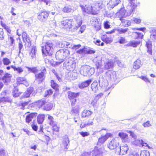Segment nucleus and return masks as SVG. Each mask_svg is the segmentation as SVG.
<instances>
[{"mask_svg": "<svg viewBox=\"0 0 156 156\" xmlns=\"http://www.w3.org/2000/svg\"><path fill=\"white\" fill-rule=\"evenodd\" d=\"M63 143L64 146L67 149L68 147V145L69 144V140L68 138H66L63 141Z\"/></svg>", "mask_w": 156, "mask_h": 156, "instance_id": "42", "label": "nucleus"}, {"mask_svg": "<svg viewBox=\"0 0 156 156\" xmlns=\"http://www.w3.org/2000/svg\"><path fill=\"white\" fill-rule=\"evenodd\" d=\"M49 14L46 11L39 12L38 13L37 18L41 21H44L47 19Z\"/></svg>", "mask_w": 156, "mask_h": 156, "instance_id": "11", "label": "nucleus"}, {"mask_svg": "<svg viewBox=\"0 0 156 156\" xmlns=\"http://www.w3.org/2000/svg\"><path fill=\"white\" fill-rule=\"evenodd\" d=\"M11 67L13 68L15 71H16L19 73H20L23 71V70L21 67H16L13 66H11Z\"/></svg>", "mask_w": 156, "mask_h": 156, "instance_id": "46", "label": "nucleus"}, {"mask_svg": "<svg viewBox=\"0 0 156 156\" xmlns=\"http://www.w3.org/2000/svg\"><path fill=\"white\" fill-rule=\"evenodd\" d=\"M26 68L28 69V71L34 73L38 72V70L36 67L30 68L29 67H26Z\"/></svg>", "mask_w": 156, "mask_h": 156, "instance_id": "41", "label": "nucleus"}, {"mask_svg": "<svg viewBox=\"0 0 156 156\" xmlns=\"http://www.w3.org/2000/svg\"><path fill=\"white\" fill-rule=\"evenodd\" d=\"M62 11L65 13H68L71 12L72 10L71 6L66 5L62 9Z\"/></svg>", "mask_w": 156, "mask_h": 156, "instance_id": "34", "label": "nucleus"}, {"mask_svg": "<svg viewBox=\"0 0 156 156\" xmlns=\"http://www.w3.org/2000/svg\"><path fill=\"white\" fill-rule=\"evenodd\" d=\"M140 78H141L142 80H144L146 82H149L150 83V81L149 80V79L147 78L146 77L144 76H142L140 77Z\"/></svg>", "mask_w": 156, "mask_h": 156, "instance_id": "64", "label": "nucleus"}, {"mask_svg": "<svg viewBox=\"0 0 156 156\" xmlns=\"http://www.w3.org/2000/svg\"><path fill=\"white\" fill-rule=\"evenodd\" d=\"M120 2V0H110L107 4L108 7L110 9H112L119 4Z\"/></svg>", "mask_w": 156, "mask_h": 156, "instance_id": "15", "label": "nucleus"}, {"mask_svg": "<svg viewBox=\"0 0 156 156\" xmlns=\"http://www.w3.org/2000/svg\"><path fill=\"white\" fill-rule=\"evenodd\" d=\"M46 73L45 68H44L41 73L35 75V80L40 83L44 80L45 77V74Z\"/></svg>", "mask_w": 156, "mask_h": 156, "instance_id": "6", "label": "nucleus"}, {"mask_svg": "<svg viewBox=\"0 0 156 156\" xmlns=\"http://www.w3.org/2000/svg\"><path fill=\"white\" fill-rule=\"evenodd\" d=\"M23 48V45L22 44V43L21 41H19V44H18V48H19V53H21V50Z\"/></svg>", "mask_w": 156, "mask_h": 156, "instance_id": "61", "label": "nucleus"}, {"mask_svg": "<svg viewBox=\"0 0 156 156\" xmlns=\"http://www.w3.org/2000/svg\"><path fill=\"white\" fill-rule=\"evenodd\" d=\"M93 6L94 13V14L96 15L98 13L101 9L104 7V5L101 2H98L93 5Z\"/></svg>", "mask_w": 156, "mask_h": 156, "instance_id": "9", "label": "nucleus"}, {"mask_svg": "<svg viewBox=\"0 0 156 156\" xmlns=\"http://www.w3.org/2000/svg\"><path fill=\"white\" fill-rule=\"evenodd\" d=\"M37 50L35 46H33L32 47L31 51L30 53V55L32 58H34L35 57V54L36 53Z\"/></svg>", "mask_w": 156, "mask_h": 156, "instance_id": "36", "label": "nucleus"}, {"mask_svg": "<svg viewBox=\"0 0 156 156\" xmlns=\"http://www.w3.org/2000/svg\"><path fill=\"white\" fill-rule=\"evenodd\" d=\"M131 7V9L129 12H126L125 9H120L117 14L121 17L120 18H123L129 16L130 15L131 13L133 12V9H134L132 8Z\"/></svg>", "mask_w": 156, "mask_h": 156, "instance_id": "10", "label": "nucleus"}, {"mask_svg": "<svg viewBox=\"0 0 156 156\" xmlns=\"http://www.w3.org/2000/svg\"><path fill=\"white\" fill-rule=\"evenodd\" d=\"M93 61L95 64L97 69H99L101 64V57L100 56H97L94 59Z\"/></svg>", "mask_w": 156, "mask_h": 156, "instance_id": "18", "label": "nucleus"}, {"mask_svg": "<svg viewBox=\"0 0 156 156\" xmlns=\"http://www.w3.org/2000/svg\"><path fill=\"white\" fill-rule=\"evenodd\" d=\"M92 156H99V155L98 154V151H92L90 153L88 152H84L82 154L81 156H90L91 155Z\"/></svg>", "mask_w": 156, "mask_h": 156, "instance_id": "27", "label": "nucleus"}, {"mask_svg": "<svg viewBox=\"0 0 156 156\" xmlns=\"http://www.w3.org/2000/svg\"><path fill=\"white\" fill-rule=\"evenodd\" d=\"M129 150V147L127 144H123L120 147V154L123 155L127 154Z\"/></svg>", "mask_w": 156, "mask_h": 156, "instance_id": "13", "label": "nucleus"}, {"mask_svg": "<svg viewBox=\"0 0 156 156\" xmlns=\"http://www.w3.org/2000/svg\"><path fill=\"white\" fill-rule=\"evenodd\" d=\"M34 90V88L32 87H30L27 89V90L25 91L22 96V98H28L30 96V94L32 93Z\"/></svg>", "mask_w": 156, "mask_h": 156, "instance_id": "20", "label": "nucleus"}, {"mask_svg": "<svg viewBox=\"0 0 156 156\" xmlns=\"http://www.w3.org/2000/svg\"><path fill=\"white\" fill-rule=\"evenodd\" d=\"M92 80L91 79H89L86 81L82 83L79 84V87L80 88H83L88 87L91 83Z\"/></svg>", "mask_w": 156, "mask_h": 156, "instance_id": "22", "label": "nucleus"}, {"mask_svg": "<svg viewBox=\"0 0 156 156\" xmlns=\"http://www.w3.org/2000/svg\"><path fill=\"white\" fill-rule=\"evenodd\" d=\"M45 116L43 114H39L37 118V121L38 124H41L44 120Z\"/></svg>", "mask_w": 156, "mask_h": 156, "instance_id": "31", "label": "nucleus"}, {"mask_svg": "<svg viewBox=\"0 0 156 156\" xmlns=\"http://www.w3.org/2000/svg\"><path fill=\"white\" fill-rule=\"evenodd\" d=\"M37 115V113L35 112L31 113L27 115L26 118V121L29 123L32 119H35Z\"/></svg>", "mask_w": 156, "mask_h": 156, "instance_id": "17", "label": "nucleus"}, {"mask_svg": "<svg viewBox=\"0 0 156 156\" xmlns=\"http://www.w3.org/2000/svg\"><path fill=\"white\" fill-rule=\"evenodd\" d=\"M142 125L144 127H148L151 126V124L150 123V122L149 121H147L146 122L143 123Z\"/></svg>", "mask_w": 156, "mask_h": 156, "instance_id": "57", "label": "nucleus"}, {"mask_svg": "<svg viewBox=\"0 0 156 156\" xmlns=\"http://www.w3.org/2000/svg\"><path fill=\"white\" fill-rule=\"evenodd\" d=\"M50 23L51 27L53 28L55 27L56 26V22L55 20L51 21H50Z\"/></svg>", "mask_w": 156, "mask_h": 156, "instance_id": "59", "label": "nucleus"}, {"mask_svg": "<svg viewBox=\"0 0 156 156\" xmlns=\"http://www.w3.org/2000/svg\"><path fill=\"white\" fill-rule=\"evenodd\" d=\"M11 75L8 73H5L1 80L5 85L8 84L10 82L11 79Z\"/></svg>", "mask_w": 156, "mask_h": 156, "instance_id": "14", "label": "nucleus"}, {"mask_svg": "<svg viewBox=\"0 0 156 156\" xmlns=\"http://www.w3.org/2000/svg\"><path fill=\"white\" fill-rule=\"evenodd\" d=\"M8 40L9 42H11V45L13 46V44L14 41V40L12 37L10 35L8 34Z\"/></svg>", "mask_w": 156, "mask_h": 156, "instance_id": "56", "label": "nucleus"}, {"mask_svg": "<svg viewBox=\"0 0 156 156\" xmlns=\"http://www.w3.org/2000/svg\"><path fill=\"white\" fill-rule=\"evenodd\" d=\"M112 135L110 133H107L105 136H101L98 140V144H103Z\"/></svg>", "mask_w": 156, "mask_h": 156, "instance_id": "16", "label": "nucleus"}, {"mask_svg": "<svg viewBox=\"0 0 156 156\" xmlns=\"http://www.w3.org/2000/svg\"><path fill=\"white\" fill-rule=\"evenodd\" d=\"M127 28L123 29L119 28L118 30V31L119 34H121L125 33L127 31Z\"/></svg>", "mask_w": 156, "mask_h": 156, "instance_id": "50", "label": "nucleus"}, {"mask_svg": "<svg viewBox=\"0 0 156 156\" xmlns=\"http://www.w3.org/2000/svg\"><path fill=\"white\" fill-rule=\"evenodd\" d=\"M101 40L106 44H110L112 41V39L111 37H108L107 35H102L101 37Z\"/></svg>", "mask_w": 156, "mask_h": 156, "instance_id": "19", "label": "nucleus"}, {"mask_svg": "<svg viewBox=\"0 0 156 156\" xmlns=\"http://www.w3.org/2000/svg\"><path fill=\"white\" fill-rule=\"evenodd\" d=\"M53 91L51 89L47 90V92H46V94L45 95V97H47L48 95H50L52 94Z\"/></svg>", "mask_w": 156, "mask_h": 156, "instance_id": "62", "label": "nucleus"}, {"mask_svg": "<svg viewBox=\"0 0 156 156\" xmlns=\"http://www.w3.org/2000/svg\"><path fill=\"white\" fill-rule=\"evenodd\" d=\"M12 101V100L9 97H3L0 98V103H11Z\"/></svg>", "mask_w": 156, "mask_h": 156, "instance_id": "29", "label": "nucleus"}, {"mask_svg": "<svg viewBox=\"0 0 156 156\" xmlns=\"http://www.w3.org/2000/svg\"><path fill=\"white\" fill-rule=\"evenodd\" d=\"M23 42H25L26 44L27 43H28V45L30 46L31 45V41L30 40V38L29 37H27L25 38V39H23Z\"/></svg>", "mask_w": 156, "mask_h": 156, "instance_id": "55", "label": "nucleus"}, {"mask_svg": "<svg viewBox=\"0 0 156 156\" xmlns=\"http://www.w3.org/2000/svg\"><path fill=\"white\" fill-rule=\"evenodd\" d=\"M12 95L14 97H17L20 95L18 89L16 88H14L12 93Z\"/></svg>", "mask_w": 156, "mask_h": 156, "instance_id": "48", "label": "nucleus"}, {"mask_svg": "<svg viewBox=\"0 0 156 156\" xmlns=\"http://www.w3.org/2000/svg\"><path fill=\"white\" fill-rule=\"evenodd\" d=\"M90 69V66L87 65L82 66L80 69V74L84 76H89L92 74L90 71L92 70Z\"/></svg>", "mask_w": 156, "mask_h": 156, "instance_id": "5", "label": "nucleus"}, {"mask_svg": "<svg viewBox=\"0 0 156 156\" xmlns=\"http://www.w3.org/2000/svg\"><path fill=\"white\" fill-rule=\"evenodd\" d=\"M46 102L44 100L38 101L37 102V105L38 107L40 108L42 107V108H43V107L45 105Z\"/></svg>", "mask_w": 156, "mask_h": 156, "instance_id": "44", "label": "nucleus"}, {"mask_svg": "<svg viewBox=\"0 0 156 156\" xmlns=\"http://www.w3.org/2000/svg\"><path fill=\"white\" fill-rule=\"evenodd\" d=\"M92 112L89 110H83L82 114V117H86L90 116L92 114Z\"/></svg>", "mask_w": 156, "mask_h": 156, "instance_id": "30", "label": "nucleus"}, {"mask_svg": "<svg viewBox=\"0 0 156 156\" xmlns=\"http://www.w3.org/2000/svg\"><path fill=\"white\" fill-rule=\"evenodd\" d=\"M52 72L54 74L57 78V79L59 81H61L62 80V79L60 76H59L57 72H56L55 69H52Z\"/></svg>", "mask_w": 156, "mask_h": 156, "instance_id": "51", "label": "nucleus"}, {"mask_svg": "<svg viewBox=\"0 0 156 156\" xmlns=\"http://www.w3.org/2000/svg\"><path fill=\"white\" fill-rule=\"evenodd\" d=\"M48 119L49 120L50 125H52L55 122L53 120V118L52 116L48 115Z\"/></svg>", "mask_w": 156, "mask_h": 156, "instance_id": "60", "label": "nucleus"}, {"mask_svg": "<svg viewBox=\"0 0 156 156\" xmlns=\"http://www.w3.org/2000/svg\"><path fill=\"white\" fill-rule=\"evenodd\" d=\"M140 43V41H130L128 43V45L129 46H132L133 47H137Z\"/></svg>", "mask_w": 156, "mask_h": 156, "instance_id": "33", "label": "nucleus"}, {"mask_svg": "<svg viewBox=\"0 0 156 156\" xmlns=\"http://www.w3.org/2000/svg\"><path fill=\"white\" fill-rule=\"evenodd\" d=\"M142 63L139 59H137L133 63V68L135 69H139L142 65Z\"/></svg>", "mask_w": 156, "mask_h": 156, "instance_id": "23", "label": "nucleus"}, {"mask_svg": "<svg viewBox=\"0 0 156 156\" xmlns=\"http://www.w3.org/2000/svg\"><path fill=\"white\" fill-rule=\"evenodd\" d=\"M143 142L142 140H135L132 142V144L133 145L141 147V143Z\"/></svg>", "mask_w": 156, "mask_h": 156, "instance_id": "37", "label": "nucleus"}, {"mask_svg": "<svg viewBox=\"0 0 156 156\" xmlns=\"http://www.w3.org/2000/svg\"><path fill=\"white\" fill-rule=\"evenodd\" d=\"M79 109V107L78 105H76L74 107L72 108L71 112L73 113H76V114L77 116H78L79 114L78 115Z\"/></svg>", "mask_w": 156, "mask_h": 156, "instance_id": "38", "label": "nucleus"}, {"mask_svg": "<svg viewBox=\"0 0 156 156\" xmlns=\"http://www.w3.org/2000/svg\"><path fill=\"white\" fill-rule=\"evenodd\" d=\"M86 28V27L85 25H82L80 28V30L79 31L78 33L79 34H81L83 33L85 29Z\"/></svg>", "mask_w": 156, "mask_h": 156, "instance_id": "58", "label": "nucleus"}, {"mask_svg": "<svg viewBox=\"0 0 156 156\" xmlns=\"http://www.w3.org/2000/svg\"><path fill=\"white\" fill-rule=\"evenodd\" d=\"M119 136L121 138L123 139H127L128 136L126 133H119Z\"/></svg>", "mask_w": 156, "mask_h": 156, "instance_id": "49", "label": "nucleus"}, {"mask_svg": "<svg viewBox=\"0 0 156 156\" xmlns=\"http://www.w3.org/2000/svg\"><path fill=\"white\" fill-rule=\"evenodd\" d=\"M2 61L4 65L6 66L8 65L11 63L10 59L6 57L4 58L3 59Z\"/></svg>", "mask_w": 156, "mask_h": 156, "instance_id": "43", "label": "nucleus"}, {"mask_svg": "<svg viewBox=\"0 0 156 156\" xmlns=\"http://www.w3.org/2000/svg\"><path fill=\"white\" fill-rule=\"evenodd\" d=\"M53 44L51 41L46 42L41 46L42 53L45 56H50L53 50Z\"/></svg>", "mask_w": 156, "mask_h": 156, "instance_id": "2", "label": "nucleus"}, {"mask_svg": "<svg viewBox=\"0 0 156 156\" xmlns=\"http://www.w3.org/2000/svg\"><path fill=\"white\" fill-rule=\"evenodd\" d=\"M114 65V64L112 60H108L105 64V69H108L113 67Z\"/></svg>", "mask_w": 156, "mask_h": 156, "instance_id": "24", "label": "nucleus"}, {"mask_svg": "<svg viewBox=\"0 0 156 156\" xmlns=\"http://www.w3.org/2000/svg\"><path fill=\"white\" fill-rule=\"evenodd\" d=\"M51 126H52L53 130L55 131H57L59 130V127L57 126L55 123V122L53 123L52 125H50Z\"/></svg>", "mask_w": 156, "mask_h": 156, "instance_id": "54", "label": "nucleus"}, {"mask_svg": "<svg viewBox=\"0 0 156 156\" xmlns=\"http://www.w3.org/2000/svg\"><path fill=\"white\" fill-rule=\"evenodd\" d=\"M70 54L69 51L66 49H62L58 51L55 54V57L57 60L63 62Z\"/></svg>", "mask_w": 156, "mask_h": 156, "instance_id": "3", "label": "nucleus"}, {"mask_svg": "<svg viewBox=\"0 0 156 156\" xmlns=\"http://www.w3.org/2000/svg\"><path fill=\"white\" fill-rule=\"evenodd\" d=\"M146 46L147 48V52L151 55H152V45L151 42L148 41L146 43Z\"/></svg>", "mask_w": 156, "mask_h": 156, "instance_id": "26", "label": "nucleus"}, {"mask_svg": "<svg viewBox=\"0 0 156 156\" xmlns=\"http://www.w3.org/2000/svg\"><path fill=\"white\" fill-rule=\"evenodd\" d=\"M51 86L53 89L56 90H58V85L54 80H51Z\"/></svg>", "mask_w": 156, "mask_h": 156, "instance_id": "39", "label": "nucleus"}, {"mask_svg": "<svg viewBox=\"0 0 156 156\" xmlns=\"http://www.w3.org/2000/svg\"><path fill=\"white\" fill-rule=\"evenodd\" d=\"M91 89L94 92H96L98 89V83L96 82H93L91 86Z\"/></svg>", "mask_w": 156, "mask_h": 156, "instance_id": "32", "label": "nucleus"}, {"mask_svg": "<svg viewBox=\"0 0 156 156\" xmlns=\"http://www.w3.org/2000/svg\"><path fill=\"white\" fill-rule=\"evenodd\" d=\"M106 78L108 80H112L115 81L117 79V76L114 71L109 70L105 73Z\"/></svg>", "mask_w": 156, "mask_h": 156, "instance_id": "8", "label": "nucleus"}, {"mask_svg": "<svg viewBox=\"0 0 156 156\" xmlns=\"http://www.w3.org/2000/svg\"><path fill=\"white\" fill-rule=\"evenodd\" d=\"M80 133L83 137L88 136L89 135V133L86 132H84L82 131L80 132Z\"/></svg>", "mask_w": 156, "mask_h": 156, "instance_id": "63", "label": "nucleus"}, {"mask_svg": "<svg viewBox=\"0 0 156 156\" xmlns=\"http://www.w3.org/2000/svg\"><path fill=\"white\" fill-rule=\"evenodd\" d=\"M136 0H129V2L131 4V5L129 6L130 8L131 7H132V8L135 9L136 7V5H134V2Z\"/></svg>", "mask_w": 156, "mask_h": 156, "instance_id": "52", "label": "nucleus"}, {"mask_svg": "<svg viewBox=\"0 0 156 156\" xmlns=\"http://www.w3.org/2000/svg\"><path fill=\"white\" fill-rule=\"evenodd\" d=\"M119 144L118 138H113L110 141L108 145V147L111 150H114L116 148Z\"/></svg>", "mask_w": 156, "mask_h": 156, "instance_id": "7", "label": "nucleus"}, {"mask_svg": "<svg viewBox=\"0 0 156 156\" xmlns=\"http://www.w3.org/2000/svg\"><path fill=\"white\" fill-rule=\"evenodd\" d=\"M87 48L85 47L80 49L76 51V53L82 55L87 54Z\"/></svg>", "mask_w": 156, "mask_h": 156, "instance_id": "35", "label": "nucleus"}, {"mask_svg": "<svg viewBox=\"0 0 156 156\" xmlns=\"http://www.w3.org/2000/svg\"><path fill=\"white\" fill-rule=\"evenodd\" d=\"M150 38L154 41L156 39V30H152Z\"/></svg>", "mask_w": 156, "mask_h": 156, "instance_id": "40", "label": "nucleus"}, {"mask_svg": "<svg viewBox=\"0 0 156 156\" xmlns=\"http://www.w3.org/2000/svg\"><path fill=\"white\" fill-rule=\"evenodd\" d=\"M118 40L120 44H123L125 42V38L123 37H119L118 38Z\"/></svg>", "mask_w": 156, "mask_h": 156, "instance_id": "53", "label": "nucleus"}, {"mask_svg": "<svg viewBox=\"0 0 156 156\" xmlns=\"http://www.w3.org/2000/svg\"><path fill=\"white\" fill-rule=\"evenodd\" d=\"M120 20L121 21L122 25L126 27H128L131 24V23L130 20L123 18H120Z\"/></svg>", "mask_w": 156, "mask_h": 156, "instance_id": "25", "label": "nucleus"}, {"mask_svg": "<svg viewBox=\"0 0 156 156\" xmlns=\"http://www.w3.org/2000/svg\"><path fill=\"white\" fill-rule=\"evenodd\" d=\"M68 97L70 100H72L73 99H75L79 96V93H75L71 91L68 92Z\"/></svg>", "mask_w": 156, "mask_h": 156, "instance_id": "21", "label": "nucleus"}, {"mask_svg": "<svg viewBox=\"0 0 156 156\" xmlns=\"http://www.w3.org/2000/svg\"><path fill=\"white\" fill-rule=\"evenodd\" d=\"M72 20L71 19H66L62 22L61 24L64 29H69L72 27Z\"/></svg>", "mask_w": 156, "mask_h": 156, "instance_id": "12", "label": "nucleus"}, {"mask_svg": "<svg viewBox=\"0 0 156 156\" xmlns=\"http://www.w3.org/2000/svg\"><path fill=\"white\" fill-rule=\"evenodd\" d=\"M53 105L51 103L46 102L45 105L43 107V109L47 111L50 110L52 109Z\"/></svg>", "mask_w": 156, "mask_h": 156, "instance_id": "28", "label": "nucleus"}, {"mask_svg": "<svg viewBox=\"0 0 156 156\" xmlns=\"http://www.w3.org/2000/svg\"><path fill=\"white\" fill-rule=\"evenodd\" d=\"M150 154L149 151L146 150H143L141 151L140 156H150Z\"/></svg>", "mask_w": 156, "mask_h": 156, "instance_id": "47", "label": "nucleus"}, {"mask_svg": "<svg viewBox=\"0 0 156 156\" xmlns=\"http://www.w3.org/2000/svg\"><path fill=\"white\" fill-rule=\"evenodd\" d=\"M82 23V20L81 17L80 16L77 17L74 19L73 23H72L71 30L73 32L76 31L81 26Z\"/></svg>", "mask_w": 156, "mask_h": 156, "instance_id": "4", "label": "nucleus"}, {"mask_svg": "<svg viewBox=\"0 0 156 156\" xmlns=\"http://www.w3.org/2000/svg\"><path fill=\"white\" fill-rule=\"evenodd\" d=\"M85 6L80 5V7L84 12L88 14L95 15L94 12L93 5H91L92 1L91 0H84Z\"/></svg>", "mask_w": 156, "mask_h": 156, "instance_id": "1", "label": "nucleus"}, {"mask_svg": "<svg viewBox=\"0 0 156 156\" xmlns=\"http://www.w3.org/2000/svg\"><path fill=\"white\" fill-rule=\"evenodd\" d=\"M17 82L18 84H23L25 81V80L23 77H18L17 79Z\"/></svg>", "mask_w": 156, "mask_h": 156, "instance_id": "45", "label": "nucleus"}]
</instances>
